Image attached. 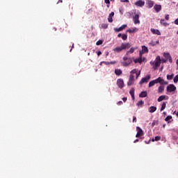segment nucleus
<instances>
[{"instance_id":"obj_13","label":"nucleus","mask_w":178,"mask_h":178,"mask_svg":"<svg viewBox=\"0 0 178 178\" xmlns=\"http://www.w3.org/2000/svg\"><path fill=\"white\" fill-rule=\"evenodd\" d=\"M126 27H127V25L124 24L121 26L120 28H114V31H115V33H119V31H123V30H124Z\"/></svg>"},{"instance_id":"obj_1","label":"nucleus","mask_w":178,"mask_h":178,"mask_svg":"<svg viewBox=\"0 0 178 178\" xmlns=\"http://www.w3.org/2000/svg\"><path fill=\"white\" fill-rule=\"evenodd\" d=\"M130 48V43H122L121 47H117L113 49L114 52H117L119 54L122 52V51H124V49H129Z\"/></svg>"},{"instance_id":"obj_29","label":"nucleus","mask_w":178,"mask_h":178,"mask_svg":"<svg viewBox=\"0 0 178 178\" xmlns=\"http://www.w3.org/2000/svg\"><path fill=\"white\" fill-rule=\"evenodd\" d=\"M172 119V115H168L165 118V122H168V123H170V121Z\"/></svg>"},{"instance_id":"obj_41","label":"nucleus","mask_w":178,"mask_h":178,"mask_svg":"<svg viewBox=\"0 0 178 178\" xmlns=\"http://www.w3.org/2000/svg\"><path fill=\"white\" fill-rule=\"evenodd\" d=\"M149 45H151V47H155V45H156V44L154 42H151L150 43H149Z\"/></svg>"},{"instance_id":"obj_2","label":"nucleus","mask_w":178,"mask_h":178,"mask_svg":"<svg viewBox=\"0 0 178 178\" xmlns=\"http://www.w3.org/2000/svg\"><path fill=\"white\" fill-rule=\"evenodd\" d=\"M122 62H121V65L124 66V67H127V66H130L131 63H133V60L131 58H129L127 56H124L122 58Z\"/></svg>"},{"instance_id":"obj_27","label":"nucleus","mask_w":178,"mask_h":178,"mask_svg":"<svg viewBox=\"0 0 178 178\" xmlns=\"http://www.w3.org/2000/svg\"><path fill=\"white\" fill-rule=\"evenodd\" d=\"M137 30V28H133L132 29H128L127 31V33H129V34H131L132 33H134Z\"/></svg>"},{"instance_id":"obj_60","label":"nucleus","mask_w":178,"mask_h":178,"mask_svg":"<svg viewBox=\"0 0 178 178\" xmlns=\"http://www.w3.org/2000/svg\"><path fill=\"white\" fill-rule=\"evenodd\" d=\"M132 99H134V95H131Z\"/></svg>"},{"instance_id":"obj_24","label":"nucleus","mask_w":178,"mask_h":178,"mask_svg":"<svg viewBox=\"0 0 178 178\" xmlns=\"http://www.w3.org/2000/svg\"><path fill=\"white\" fill-rule=\"evenodd\" d=\"M147 5L148 6V8H152V6H154V1L149 0L147 1Z\"/></svg>"},{"instance_id":"obj_25","label":"nucleus","mask_w":178,"mask_h":178,"mask_svg":"<svg viewBox=\"0 0 178 178\" xmlns=\"http://www.w3.org/2000/svg\"><path fill=\"white\" fill-rule=\"evenodd\" d=\"M160 23L161 24H162V26H164V27H166V26H169V24L165 22V19H161Z\"/></svg>"},{"instance_id":"obj_47","label":"nucleus","mask_w":178,"mask_h":178,"mask_svg":"<svg viewBox=\"0 0 178 178\" xmlns=\"http://www.w3.org/2000/svg\"><path fill=\"white\" fill-rule=\"evenodd\" d=\"M117 105H118V106L123 105V102H122V101L118 102L117 103Z\"/></svg>"},{"instance_id":"obj_8","label":"nucleus","mask_w":178,"mask_h":178,"mask_svg":"<svg viewBox=\"0 0 178 178\" xmlns=\"http://www.w3.org/2000/svg\"><path fill=\"white\" fill-rule=\"evenodd\" d=\"M151 79V75H147L144 78H142L140 81L139 82V84H144V83H148L149 81V79Z\"/></svg>"},{"instance_id":"obj_40","label":"nucleus","mask_w":178,"mask_h":178,"mask_svg":"<svg viewBox=\"0 0 178 178\" xmlns=\"http://www.w3.org/2000/svg\"><path fill=\"white\" fill-rule=\"evenodd\" d=\"M102 29H106L108 27V24H102Z\"/></svg>"},{"instance_id":"obj_51","label":"nucleus","mask_w":178,"mask_h":178,"mask_svg":"<svg viewBox=\"0 0 178 178\" xmlns=\"http://www.w3.org/2000/svg\"><path fill=\"white\" fill-rule=\"evenodd\" d=\"M122 101L123 102H126V101H127V97H123Z\"/></svg>"},{"instance_id":"obj_31","label":"nucleus","mask_w":178,"mask_h":178,"mask_svg":"<svg viewBox=\"0 0 178 178\" xmlns=\"http://www.w3.org/2000/svg\"><path fill=\"white\" fill-rule=\"evenodd\" d=\"M161 140V136H155L154 139L153 138L152 141H159Z\"/></svg>"},{"instance_id":"obj_15","label":"nucleus","mask_w":178,"mask_h":178,"mask_svg":"<svg viewBox=\"0 0 178 178\" xmlns=\"http://www.w3.org/2000/svg\"><path fill=\"white\" fill-rule=\"evenodd\" d=\"M150 31L151 33H152V34H156V35H161V31H159V30L158 29H151Z\"/></svg>"},{"instance_id":"obj_11","label":"nucleus","mask_w":178,"mask_h":178,"mask_svg":"<svg viewBox=\"0 0 178 178\" xmlns=\"http://www.w3.org/2000/svg\"><path fill=\"white\" fill-rule=\"evenodd\" d=\"M134 84V75L130 74L129 81L127 82V86H133Z\"/></svg>"},{"instance_id":"obj_35","label":"nucleus","mask_w":178,"mask_h":178,"mask_svg":"<svg viewBox=\"0 0 178 178\" xmlns=\"http://www.w3.org/2000/svg\"><path fill=\"white\" fill-rule=\"evenodd\" d=\"M104 2L107 4V8H109V5H111V1L109 0H104Z\"/></svg>"},{"instance_id":"obj_38","label":"nucleus","mask_w":178,"mask_h":178,"mask_svg":"<svg viewBox=\"0 0 178 178\" xmlns=\"http://www.w3.org/2000/svg\"><path fill=\"white\" fill-rule=\"evenodd\" d=\"M178 82V74L176 75L175 77H174V83H177Z\"/></svg>"},{"instance_id":"obj_58","label":"nucleus","mask_w":178,"mask_h":178,"mask_svg":"<svg viewBox=\"0 0 178 178\" xmlns=\"http://www.w3.org/2000/svg\"><path fill=\"white\" fill-rule=\"evenodd\" d=\"M73 48H74V44H72V49H70V52H72V49H73Z\"/></svg>"},{"instance_id":"obj_48","label":"nucleus","mask_w":178,"mask_h":178,"mask_svg":"<svg viewBox=\"0 0 178 178\" xmlns=\"http://www.w3.org/2000/svg\"><path fill=\"white\" fill-rule=\"evenodd\" d=\"M155 124H156V121H153V122L152 123V126L154 127Z\"/></svg>"},{"instance_id":"obj_21","label":"nucleus","mask_w":178,"mask_h":178,"mask_svg":"<svg viewBox=\"0 0 178 178\" xmlns=\"http://www.w3.org/2000/svg\"><path fill=\"white\" fill-rule=\"evenodd\" d=\"M164 99H166V95H161L158 99V102H162V101H164Z\"/></svg>"},{"instance_id":"obj_32","label":"nucleus","mask_w":178,"mask_h":178,"mask_svg":"<svg viewBox=\"0 0 178 178\" xmlns=\"http://www.w3.org/2000/svg\"><path fill=\"white\" fill-rule=\"evenodd\" d=\"M163 56L165 58V59H168L170 56V54L169 53H164Z\"/></svg>"},{"instance_id":"obj_5","label":"nucleus","mask_w":178,"mask_h":178,"mask_svg":"<svg viewBox=\"0 0 178 178\" xmlns=\"http://www.w3.org/2000/svg\"><path fill=\"white\" fill-rule=\"evenodd\" d=\"M136 131H137V134L136 135V138H139V137H143V136H144V131L141 128H140V127H136Z\"/></svg>"},{"instance_id":"obj_23","label":"nucleus","mask_w":178,"mask_h":178,"mask_svg":"<svg viewBox=\"0 0 178 178\" xmlns=\"http://www.w3.org/2000/svg\"><path fill=\"white\" fill-rule=\"evenodd\" d=\"M122 73L123 72L122 71V70H119V69L115 70V74H116V76H120V74H122Z\"/></svg>"},{"instance_id":"obj_12","label":"nucleus","mask_w":178,"mask_h":178,"mask_svg":"<svg viewBox=\"0 0 178 178\" xmlns=\"http://www.w3.org/2000/svg\"><path fill=\"white\" fill-rule=\"evenodd\" d=\"M117 86H118L119 88H123L124 87V82L123 79H119L117 80Z\"/></svg>"},{"instance_id":"obj_26","label":"nucleus","mask_w":178,"mask_h":178,"mask_svg":"<svg viewBox=\"0 0 178 178\" xmlns=\"http://www.w3.org/2000/svg\"><path fill=\"white\" fill-rule=\"evenodd\" d=\"M137 49V47H131L129 51H127V55H129V54H133L134 51Z\"/></svg>"},{"instance_id":"obj_3","label":"nucleus","mask_w":178,"mask_h":178,"mask_svg":"<svg viewBox=\"0 0 178 178\" xmlns=\"http://www.w3.org/2000/svg\"><path fill=\"white\" fill-rule=\"evenodd\" d=\"M161 56H157L156 57L155 60L154 61H151L150 64L151 65H154V66L153 67L155 70V69H156V67H159V66H161Z\"/></svg>"},{"instance_id":"obj_18","label":"nucleus","mask_w":178,"mask_h":178,"mask_svg":"<svg viewBox=\"0 0 178 178\" xmlns=\"http://www.w3.org/2000/svg\"><path fill=\"white\" fill-rule=\"evenodd\" d=\"M148 94L147 93V91H143L140 93L139 97L140 98H145Z\"/></svg>"},{"instance_id":"obj_46","label":"nucleus","mask_w":178,"mask_h":178,"mask_svg":"<svg viewBox=\"0 0 178 178\" xmlns=\"http://www.w3.org/2000/svg\"><path fill=\"white\" fill-rule=\"evenodd\" d=\"M167 60H168V59H165V58H162V59H161V62H162L163 63H166Z\"/></svg>"},{"instance_id":"obj_9","label":"nucleus","mask_w":178,"mask_h":178,"mask_svg":"<svg viewBox=\"0 0 178 178\" xmlns=\"http://www.w3.org/2000/svg\"><path fill=\"white\" fill-rule=\"evenodd\" d=\"M133 22L134 24H140V15L136 14L135 16L133 17Z\"/></svg>"},{"instance_id":"obj_4","label":"nucleus","mask_w":178,"mask_h":178,"mask_svg":"<svg viewBox=\"0 0 178 178\" xmlns=\"http://www.w3.org/2000/svg\"><path fill=\"white\" fill-rule=\"evenodd\" d=\"M154 83L156 84H161V86H166L168 85V82L165 81V80L163 79H162L161 77H159L156 79L154 80Z\"/></svg>"},{"instance_id":"obj_20","label":"nucleus","mask_w":178,"mask_h":178,"mask_svg":"<svg viewBox=\"0 0 178 178\" xmlns=\"http://www.w3.org/2000/svg\"><path fill=\"white\" fill-rule=\"evenodd\" d=\"M163 91H165V86H159L158 88V92L159 94H162V92H163Z\"/></svg>"},{"instance_id":"obj_37","label":"nucleus","mask_w":178,"mask_h":178,"mask_svg":"<svg viewBox=\"0 0 178 178\" xmlns=\"http://www.w3.org/2000/svg\"><path fill=\"white\" fill-rule=\"evenodd\" d=\"M103 41L99 40L96 42V45H102Z\"/></svg>"},{"instance_id":"obj_10","label":"nucleus","mask_w":178,"mask_h":178,"mask_svg":"<svg viewBox=\"0 0 178 178\" xmlns=\"http://www.w3.org/2000/svg\"><path fill=\"white\" fill-rule=\"evenodd\" d=\"M134 5L136 6H138L140 8H143V6H144V5H145V1H144L143 0H138L136 2H135Z\"/></svg>"},{"instance_id":"obj_19","label":"nucleus","mask_w":178,"mask_h":178,"mask_svg":"<svg viewBox=\"0 0 178 178\" xmlns=\"http://www.w3.org/2000/svg\"><path fill=\"white\" fill-rule=\"evenodd\" d=\"M156 111V106H152L149 108V112L150 113H154Z\"/></svg>"},{"instance_id":"obj_56","label":"nucleus","mask_w":178,"mask_h":178,"mask_svg":"<svg viewBox=\"0 0 178 178\" xmlns=\"http://www.w3.org/2000/svg\"><path fill=\"white\" fill-rule=\"evenodd\" d=\"M134 143H138V139L135 140L134 141Z\"/></svg>"},{"instance_id":"obj_61","label":"nucleus","mask_w":178,"mask_h":178,"mask_svg":"<svg viewBox=\"0 0 178 178\" xmlns=\"http://www.w3.org/2000/svg\"><path fill=\"white\" fill-rule=\"evenodd\" d=\"M156 44H159V41H157V42H156Z\"/></svg>"},{"instance_id":"obj_53","label":"nucleus","mask_w":178,"mask_h":178,"mask_svg":"<svg viewBox=\"0 0 178 178\" xmlns=\"http://www.w3.org/2000/svg\"><path fill=\"white\" fill-rule=\"evenodd\" d=\"M103 63H104V65H110V62L103 61Z\"/></svg>"},{"instance_id":"obj_49","label":"nucleus","mask_w":178,"mask_h":178,"mask_svg":"<svg viewBox=\"0 0 178 178\" xmlns=\"http://www.w3.org/2000/svg\"><path fill=\"white\" fill-rule=\"evenodd\" d=\"M165 19V20H169V15H166Z\"/></svg>"},{"instance_id":"obj_33","label":"nucleus","mask_w":178,"mask_h":178,"mask_svg":"<svg viewBox=\"0 0 178 178\" xmlns=\"http://www.w3.org/2000/svg\"><path fill=\"white\" fill-rule=\"evenodd\" d=\"M121 38H122L124 41H126V40H127V35L123 34V35L121 36Z\"/></svg>"},{"instance_id":"obj_22","label":"nucleus","mask_w":178,"mask_h":178,"mask_svg":"<svg viewBox=\"0 0 178 178\" xmlns=\"http://www.w3.org/2000/svg\"><path fill=\"white\" fill-rule=\"evenodd\" d=\"M166 104H168V102H164L161 104V107L160 108V111L162 112V111L165 110L166 108Z\"/></svg>"},{"instance_id":"obj_44","label":"nucleus","mask_w":178,"mask_h":178,"mask_svg":"<svg viewBox=\"0 0 178 178\" xmlns=\"http://www.w3.org/2000/svg\"><path fill=\"white\" fill-rule=\"evenodd\" d=\"M133 122L134 123H136L137 122V118H136L135 116L133 117Z\"/></svg>"},{"instance_id":"obj_55","label":"nucleus","mask_w":178,"mask_h":178,"mask_svg":"<svg viewBox=\"0 0 178 178\" xmlns=\"http://www.w3.org/2000/svg\"><path fill=\"white\" fill-rule=\"evenodd\" d=\"M122 33H118V37L119 38H120V37H122Z\"/></svg>"},{"instance_id":"obj_6","label":"nucleus","mask_w":178,"mask_h":178,"mask_svg":"<svg viewBox=\"0 0 178 178\" xmlns=\"http://www.w3.org/2000/svg\"><path fill=\"white\" fill-rule=\"evenodd\" d=\"M144 58H143V53L139 52V58L134 60V63H143L144 62Z\"/></svg>"},{"instance_id":"obj_36","label":"nucleus","mask_w":178,"mask_h":178,"mask_svg":"<svg viewBox=\"0 0 178 178\" xmlns=\"http://www.w3.org/2000/svg\"><path fill=\"white\" fill-rule=\"evenodd\" d=\"M131 74H136L137 73V69H134L131 71Z\"/></svg>"},{"instance_id":"obj_54","label":"nucleus","mask_w":178,"mask_h":178,"mask_svg":"<svg viewBox=\"0 0 178 178\" xmlns=\"http://www.w3.org/2000/svg\"><path fill=\"white\" fill-rule=\"evenodd\" d=\"M120 2H129V0H120Z\"/></svg>"},{"instance_id":"obj_16","label":"nucleus","mask_w":178,"mask_h":178,"mask_svg":"<svg viewBox=\"0 0 178 178\" xmlns=\"http://www.w3.org/2000/svg\"><path fill=\"white\" fill-rule=\"evenodd\" d=\"M139 52L142 53V56L144 54H148V47L146 46H142V51H140Z\"/></svg>"},{"instance_id":"obj_52","label":"nucleus","mask_w":178,"mask_h":178,"mask_svg":"<svg viewBox=\"0 0 178 178\" xmlns=\"http://www.w3.org/2000/svg\"><path fill=\"white\" fill-rule=\"evenodd\" d=\"M115 64H116V61L110 62V65H115Z\"/></svg>"},{"instance_id":"obj_39","label":"nucleus","mask_w":178,"mask_h":178,"mask_svg":"<svg viewBox=\"0 0 178 178\" xmlns=\"http://www.w3.org/2000/svg\"><path fill=\"white\" fill-rule=\"evenodd\" d=\"M129 94H130L131 96L134 95V88H132V89L130 90Z\"/></svg>"},{"instance_id":"obj_17","label":"nucleus","mask_w":178,"mask_h":178,"mask_svg":"<svg viewBox=\"0 0 178 178\" xmlns=\"http://www.w3.org/2000/svg\"><path fill=\"white\" fill-rule=\"evenodd\" d=\"M113 16H115V13L113 12H111L109 15H108V22L109 23H112V22H113V19H112Z\"/></svg>"},{"instance_id":"obj_7","label":"nucleus","mask_w":178,"mask_h":178,"mask_svg":"<svg viewBox=\"0 0 178 178\" xmlns=\"http://www.w3.org/2000/svg\"><path fill=\"white\" fill-rule=\"evenodd\" d=\"M176 91V86L173 84H170L167 86V92H175Z\"/></svg>"},{"instance_id":"obj_62","label":"nucleus","mask_w":178,"mask_h":178,"mask_svg":"<svg viewBox=\"0 0 178 178\" xmlns=\"http://www.w3.org/2000/svg\"><path fill=\"white\" fill-rule=\"evenodd\" d=\"M177 134L178 135V131H177Z\"/></svg>"},{"instance_id":"obj_34","label":"nucleus","mask_w":178,"mask_h":178,"mask_svg":"<svg viewBox=\"0 0 178 178\" xmlns=\"http://www.w3.org/2000/svg\"><path fill=\"white\" fill-rule=\"evenodd\" d=\"M173 76H175V74H172L171 75H167V79L172 80V79H173Z\"/></svg>"},{"instance_id":"obj_59","label":"nucleus","mask_w":178,"mask_h":178,"mask_svg":"<svg viewBox=\"0 0 178 178\" xmlns=\"http://www.w3.org/2000/svg\"><path fill=\"white\" fill-rule=\"evenodd\" d=\"M104 63V61L100 62L99 65L102 66V64Z\"/></svg>"},{"instance_id":"obj_43","label":"nucleus","mask_w":178,"mask_h":178,"mask_svg":"<svg viewBox=\"0 0 178 178\" xmlns=\"http://www.w3.org/2000/svg\"><path fill=\"white\" fill-rule=\"evenodd\" d=\"M140 73H141L140 71H139L138 72H136V79H138V76H140Z\"/></svg>"},{"instance_id":"obj_57","label":"nucleus","mask_w":178,"mask_h":178,"mask_svg":"<svg viewBox=\"0 0 178 178\" xmlns=\"http://www.w3.org/2000/svg\"><path fill=\"white\" fill-rule=\"evenodd\" d=\"M62 2H63V1L62 0H58V3H62Z\"/></svg>"},{"instance_id":"obj_14","label":"nucleus","mask_w":178,"mask_h":178,"mask_svg":"<svg viewBox=\"0 0 178 178\" xmlns=\"http://www.w3.org/2000/svg\"><path fill=\"white\" fill-rule=\"evenodd\" d=\"M154 9L155 11L156 12V13H158L160 10H162V6L156 4V5H154Z\"/></svg>"},{"instance_id":"obj_45","label":"nucleus","mask_w":178,"mask_h":178,"mask_svg":"<svg viewBox=\"0 0 178 178\" xmlns=\"http://www.w3.org/2000/svg\"><path fill=\"white\" fill-rule=\"evenodd\" d=\"M96 54H97V56L102 55V52H101V51H97Z\"/></svg>"},{"instance_id":"obj_28","label":"nucleus","mask_w":178,"mask_h":178,"mask_svg":"<svg viewBox=\"0 0 178 178\" xmlns=\"http://www.w3.org/2000/svg\"><path fill=\"white\" fill-rule=\"evenodd\" d=\"M136 105L137 106H143V105H144V102L143 100L138 101Z\"/></svg>"},{"instance_id":"obj_50","label":"nucleus","mask_w":178,"mask_h":178,"mask_svg":"<svg viewBox=\"0 0 178 178\" xmlns=\"http://www.w3.org/2000/svg\"><path fill=\"white\" fill-rule=\"evenodd\" d=\"M174 23L175 24L178 25V18L175 20Z\"/></svg>"},{"instance_id":"obj_30","label":"nucleus","mask_w":178,"mask_h":178,"mask_svg":"<svg viewBox=\"0 0 178 178\" xmlns=\"http://www.w3.org/2000/svg\"><path fill=\"white\" fill-rule=\"evenodd\" d=\"M155 81L152 80L149 83V87H154L155 86Z\"/></svg>"},{"instance_id":"obj_42","label":"nucleus","mask_w":178,"mask_h":178,"mask_svg":"<svg viewBox=\"0 0 178 178\" xmlns=\"http://www.w3.org/2000/svg\"><path fill=\"white\" fill-rule=\"evenodd\" d=\"M168 59L170 63H172L173 62V60H172V56H170Z\"/></svg>"}]
</instances>
